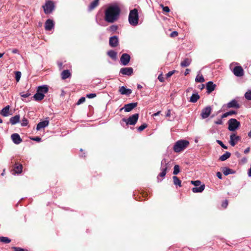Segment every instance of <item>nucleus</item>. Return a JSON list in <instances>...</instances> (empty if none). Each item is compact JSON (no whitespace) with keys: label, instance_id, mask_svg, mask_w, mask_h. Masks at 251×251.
<instances>
[{"label":"nucleus","instance_id":"obj_1","mask_svg":"<svg viewBox=\"0 0 251 251\" xmlns=\"http://www.w3.org/2000/svg\"><path fill=\"white\" fill-rule=\"evenodd\" d=\"M121 10L117 5L109 6L104 11V20L109 23H113L119 18Z\"/></svg>","mask_w":251,"mask_h":251},{"label":"nucleus","instance_id":"obj_2","mask_svg":"<svg viewBox=\"0 0 251 251\" xmlns=\"http://www.w3.org/2000/svg\"><path fill=\"white\" fill-rule=\"evenodd\" d=\"M129 23L133 26H137L139 22V15L138 10L134 8L130 11L128 15Z\"/></svg>","mask_w":251,"mask_h":251},{"label":"nucleus","instance_id":"obj_3","mask_svg":"<svg viewBox=\"0 0 251 251\" xmlns=\"http://www.w3.org/2000/svg\"><path fill=\"white\" fill-rule=\"evenodd\" d=\"M189 145V142L185 140L177 141L174 146L173 150L176 152H179L185 149Z\"/></svg>","mask_w":251,"mask_h":251},{"label":"nucleus","instance_id":"obj_4","mask_svg":"<svg viewBox=\"0 0 251 251\" xmlns=\"http://www.w3.org/2000/svg\"><path fill=\"white\" fill-rule=\"evenodd\" d=\"M43 8L45 14H49L52 12L55 8L54 3L51 0L46 1L45 4L43 5Z\"/></svg>","mask_w":251,"mask_h":251},{"label":"nucleus","instance_id":"obj_5","mask_svg":"<svg viewBox=\"0 0 251 251\" xmlns=\"http://www.w3.org/2000/svg\"><path fill=\"white\" fill-rule=\"evenodd\" d=\"M228 129L229 131H234L240 126V122L235 119H230L228 121Z\"/></svg>","mask_w":251,"mask_h":251},{"label":"nucleus","instance_id":"obj_6","mask_svg":"<svg viewBox=\"0 0 251 251\" xmlns=\"http://www.w3.org/2000/svg\"><path fill=\"white\" fill-rule=\"evenodd\" d=\"M139 115L138 113H136L130 116L127 119L123 118L122 119V120L126 122L127 125H135L137 122L138 119L139 118Z\"/></svg>","mask_w":251,"mask_h":251},{"label":"nucleus","instance_id":"obj_7","mask_svg":"<svg viewBox=\"0 0 251 251\" xmlns=\"http://www.w3.org/2000/svg\"><path fill=\"white\" fill-rule=\"evenodd\" d=\"M241 140V137L232 133L230 136L229 143L231 146L234 147L237 144L238 142Z\"/></svg>","mask_w":251,"mask_h":251},{"label":"nucleus","instance_id":"obj_8","mask_svg":"<svg viewBox=\"0 0 251 251\" xmlns=\"http://www.w3.org/2000/svg\"><path fill=\"white\" fill-rule=\"evenodd\" d=\"M137 105V102H133L125 104L124 107H122L120 109V111H121L122 110L124 109L125 112H130L134 108H135Z\"/></svg>","mask_w":251,"mask_h":251},{"label":"nucleus","instance_id":"obj_9","mask_svg":"<svg viewBox=\"0 0 251 251\" xmlns=\"http://www.w3.org/2000/svg\"><path fill=\"white\" fill-rule=\"evenodd\" d=\"M130 60V56L127 53H123L121 58L120 61L123 65L126 66L128 65Z\"/></svg>","mask_w":251,"mask_h":251},{"label":"nucleus","instance_id":"obj_10","mask_svg":"<svg viewBox=\"0 0 251 251\" xmlns=\"http://www.w3.org/2000/svg\"><path fill=\"white\" fill-rule=\"evenodd\" d=\"M225 106H226L227 108H233L238 109L240 107V105L237 100L234 99L228 102L226 105H225Z\"/></svg>","mask_w":251,"mask_h":251},{"label":"nucleus","instance_id":"obj_11","mask_svg":"<svg viewBox=\"0 0 251 251\" xmlns=\"http://www.w3.org/2000/svg\"><path fill=\"white\" fill-rule=\"evenodd\" d=\"M212 109L210 106H208L203 108L201 113V116L202 119L207 118L211 114Z\"/></svg>","mask_w":251,"mask_h":251},{"label":"nucleus","instance_id":"obj_12","mask_svg":"<svg viewBox=\"0 0 251 251\" xmlns=\"http://www.w3.org/2000/svg\"><path fill=\"white\" fill-rule=\"evenodd\" d=\"M109 46L112 48H115L119 45V39L117 36H113L109 38Z\"/></svg>","mask_w":251,"mask_h":251},{"label":"nucleus","instance_id":"obj_13","mask_svg":"<svg viewBox=\"0 0 251 251\" xmlns=\"http://www.w3.org/2000/svg\"><path fill=\"white\" fill-rule=\"evenodd\" d=\"M233 73L237 76H242L244 75V70L240 66H235L233 69Z\"/></svg>","mask_w":251,"mask_h":251},{"label":"nucleus","instance_id":"obj_14","mask_svg":"<svg viewBox=\"0 0 251 251\" xmlns=\"http://www.w3.org/2000/svg\"><path fill=\"white\" fill-rule=\"evenodd\" d=\"M120 73L124 75L130 76L133 74V70L131 67L122 68L120 69Z\"/></svg>","mask_w":251,"mask_h":251},{"label":"nucleus","instance_id":"obj_15","mask_svg":"<svg viewBox=\"0 0 251 251\" xmlns=\"http://www.w3.org/2000/svg\"><path fill=\"white\" fill-rule=\"evenodd\" d=\"M216 85L213 83L212 81H209L206 83V88L207 90V93L208 94L211 93L212 91H213Z\"/></svg>","mask_w":251,"mask_h":251},{"label":"nucleus","instance_id":"obj_16","mask_svg":"<svg viewBox=\"0 0 251 251\" xmlns=\"http://www.w3.org/2000/svg\"><path fill=\"white\" fill-rule=\"evenodd\" d=\"M165 164L164 167L162 169V172L159 174L158 176L163 177L165 176L166 174L167 169V165L168 163L166 160V159H163L162 161L161 164L163 166V164Z\"/></svg>","mask_w":251,"mask_h":251},{"label":"nucleus","instance_id":"obj_17","mask_svg":"<svg viewBox=\"0 0 251 251\" xmlns=\"http://www.w3.org/2000/svg\"><path fill=\"white\" fill-rule=\"evenodd\" d=\"M11 139L15 144H19L22 142V139L18 133H14L11 135Z\"/></svg>","mask_w":251,"mask_h":251},{"label":"nucleus","instance_id":"obj_18","mask_svg":"<svg viewBox=\"0 0 251 251\" xmlns=\"http://www.w3.org/2000/svg\"><path fill=\"white\" fill-rule=\"evenodd\" d=\"M23 166L22 165L18 162L15 163L13 166V171L15 173L20 174L22 172Z\"/></svg>","mask_w":251,"mask_h":251},{"label":"nucleus","instance_id":"obj_19","mask_svg":"<svg viewBox=\"0 0 251 251\" xmlns=\"http://www.w3.org/2000/svg\"><path fill=\"white\" fill-rule=\"evenodd\" d=\"M119 92L122 95L129 96L132 93V90L130 89H127L124 86H122L119 88Z\"/></svg>","mask_w":251,"mask_h":251},{"label":"nucleus","instance_id":"obj_20","mask_svg":"<svg viewBox=\"0 0 251 251\" xmlns=\"http://www.w3.org/2000/svg\"><path fill=\"white\" fill-rule=\"evenodd\" d=\"M53 26L54 24L52 20L50 19H48L46 21L45 25V28L46 30H50L53 28Z\"/></svg>","mask_w":251,"mask_h":251},{"label":"nucleus","instance_id":"obj_21","mask_svg":"<svg viewBox=\"0 0 251 251\" xmlns=\"http://www.w3.org/2000/svg\"><path fill=\"white\" fill-rule=\"evenodd\" d=\"M49 121L48 120H45L42 122H40L39 123L37 126L36 129L37 130H40L42 128L47 126L49 125Z\"/></svg>","mask_w":251,"mask_h":251},{"label":"nucleus","instance_id":"obj_22","mask_svg":"<svg viewBox=\"0 0 251 251\" xmlns=\"http://www.w3.org/2000/svg\"><path fill=\"white\" fill-rule=\"evenodd\" d=\"M44 94L40 92H38V91L33 96L34 99L36 101H41L44 98Z\"/></svg>","mask_w":251,"mask_h":251},{"label":"nucleus","instance_id":"obj_23","mask_svg":"<svg viewBox=\"0 0 251 251\" xmlns=\"http://www.w3.org/2000/svg\"><path fill=\"white\" fill-rule=\"evenodd\" d=\"M71 75V73L68 70H64L61 74V76L62 79H66L70 77Z\"/></svg>","mask_w":251,"mask_h":251},{"label":"nucleus","instance_id":"obj_24","mask_svg":"<svg viewBox=\"0 0 251 251\" xmlns=\"http://www.w3.org/2000/svg\"><path fill=\"white\" fill-rule=\"evenodd\" d=\"M20 118V117L19 115L12 117L9 120L10 123L13 125H15L19 122Z\"/></svg>","mask_w":251,"mask_h":251},{"label":"nucleus","instance_id":"obj_25","mask_svg":"<svg viewBox=\"0 0 251 251\" xmlns=\"http://www.w3.org/2000/svg\"><path fill=\"white\" fill-rule=\"evenodd\" d=\"M99 1L100 0H94L89 6V10L92 11L97 7L99 4Z\"/></svg>","mask_w":251,"mask_h":251},{"label":"nucleus","instance_id":"obj_26","mask_svg":"<svg viewBox=\"0 0 251 251\" xmlns=\"http://www.w3.org/2000/svg\"><path fill=\"white\" fill-rule=\"evenodd\" d=\"M192 61L191 59L186 58L180 63V66L182 67H186L190 65Z\"/></svg>","mask_w":251,"mask_h":251},{"label":"nucleus","instance_id":"obj_27","mask_svg":"<svg viewBox=\"0 0 251 251\" xmlns=\"http://www.w3.org/2000/svg\"><path fill=\"white\" fill-rule=\"evenodd\" d=\"M205 189V185L204 184L201 185L199 187H194L192 189V191L193 193H201Z\"/></svg>","mask_w":251,"mask_h":251},{"label":"nucleus","instance_id":"obj_28","mask_svg":"<svg viewBox=\"0 0 251 251\" xmlns=\"http://www.w3.org/2000/svg\"><path fill=\"white\" fill-rule=\"evenodd\" d=\"M9 108V105H7L6 107L2 109L0 112V114L4 117L8 116Z\"/></svg>","mask_w":251,"mask_h":251},{"label":"nucleus","instance_id":"obj_29","mask_svg":"<svg viewBox=\"0 0 251 251\" xmlns=\"http://www.w3.org/2000/svg\"><path fill=\"white\" fill-rule=\"evenodd\" d=\"M222 172L225 176H227L229 174H234L235 172L228 168L225 167L222 169Z\"/></svg>","mask_w":251,"mask_h":251},{"label":"nucleus","instance_id":"obj_30","mask_svg":"<svg viewBox=\"0 0 251 251\" xmlns=\"http://www.w3.org/2000/svg\"><path fill=\"white\" fill-rule=\"evenodd\" d=\"M48 87L46 85L39 86L38 88L37 91L42 94L47 93L48 92Z\"/></svg>","mask_w":251,"mask_h":251},{"label":"nucleus","instance_id":"obj_31","mask_svg":"<svg viewBox=\"0 0 251 251\" xmlns=\"http://www.w3.org/2000/svg\"><path fill=\"white\" fill-rule=\"evenodd\" d=\"M107 54L112 59L115 60L117 59V53L116 51L110 50L107 52Z\"/></svg>","mask_w":251,"mask_h":251},{"label":"nucleus","instance_id":"obj_32","mask_svg":"<svg viewBox=\"0 0 251 251\" xmlns=\"http://www.w3.org/2000/svg\"><path fill=\"white\" fill-rule=\"evenodd\" d=\"M231 153L229 152L226 151L223 155L219 157V160L221 161H224L230 157Z\"/></svg>","mask_w":251,"mask_h":251},{"label":"nucleus","instance_id":"obj_33","mask_svg":"<svg viewBox=\"0 0 251 251\" xmlns=\"http://www.w3.org/2000/svg\"><path fill=\"white\" fill-rule=\"evenodd\" d=\"M200 96L198 94H193L190 98V101L193 103L197 102L200 99Z\"/></svg>","mask_w":251,"mask_h":251},{"label":"nucleus","instance_id":"obj_34","mask_svg":"<svg viewBox=\"0 0 251 251\" xmlns=\"http://www.w3.org/2000/svg\"><path fill=\"white\" fill-rule=\"evenodd\" d=\"M174 184L175 185H178L179 187H181V181L176 176L173 177Z\"/></svg>","mask_w":251,"mask_h":251},{"label":"nucleus","instance_id":"obj_35","mask_svg":"<svg viewBox=\"0 0 251 251\" xmlns=\"http://www.w3.org/2000/svg\"><path fill=\"white\" fill-rule=\"evenodd\" d=\"M11 239L8 237L1 236L0 237V242L4 243L5 244H8L11 242Z\"/></svg>","mask_w":251,"mask_h":251},{"label":"nucleus","instance_id":"obj_36","mask_svg":"<svg viewBox=\"0 0 251 251\" xmlns=\"http://www.w3.org/2000/svg\"><path fill=\"white\" fill-rule=\"evenodd\" d=\"M195 81L197 82H203L204 78L202 75H198L196 77Z\"/></svg>","mask_w":251,"mask_h":251},{"label":"nucleus","instance_id":"obj_37","mask_svg":"<svg viewBox=\"0 0 251 251\" xmlns=\"http://www.w3.org/2000/svg\"><path fill=\"white\" fill-rule=\"evenodd\" d=\"M180 172L179 166L178 165H175L174 168L173 174L176 175Z\"/></svg>","mask_w":251,"mask_h":251},{"label":"nucleus","instance_id":"obj_38","mask_svg":"<svg viewBox=\"0 0 251 251\" xmlns=\"http://www.w3.org/2000/svg\"><path fill=\"white\" fill-rule=\"evenodd\" d=\"M118 29V26L116 25H112L109 27L108 30L110 32H115Z\"/></svg>","mask_w":251,"mask_h":251},{"label":"nucleus","instance_id":"obj_39","mask_svg":"<svg viewBox=\"0 0 251 251\" xmlns=\"http://www.w3.org/2000/svg\"><path fill=\"white\" fill-rule=\"evenodd\" d=\"M15 74L16 80L17 82H19L21 76V73L19 71H16L15 72Z\"/></svg>","mask_w":251,"mask_h":251},{"label":"nucleus","instance_id":"obj_40","mask_svg":"<svg viewBox=\"0 0 251 251\" xmlns=\"http://www.w3.org/2000/svg\"><path fill=\"white\" fill-rule=\"evenodd\" d=\"M148 126V125L147 124H143V125H142L141 126H140L137 130L139 132H141L143 130H144L146 127H147Z\"/></svg>","mask_w":251,"mask_h":251},{"label":"nucleus","instance_id":"obj_41","mask_svg":"<svg viewBox=\"0 0 251 251\" xmlns=\"http://www.w3.org/2000/svg\"><path fill=\"white\" fill-rule=\"evenodd\" d=\"M13 251H28V250L20 247H13L12 248Z\"/></svg>","mask_w":251,"mask_h":251},{"label":"nucleus","instance_id":"obj_42","mask_svg":"<svg viewBox=\"0 0 251 251\" xmlns=\"http://www.w3.org/2000/svg\"><path fill=\"white\" fill-rule=\"evenodd\" d=\"M245 97L248 100H251V89L245 93Z\"/></svg>","mask_w":251,"mask_h":251},{"label":"nucleus","instance_id":"obj_43","mask_svg":"<svg viewBox=\"0 0 251 251\" xmlns=\"http://www.w3.org/2000/svg\"><path fill=\"white\" fill-rule=\"evenodd\" d=\"M160 6L162 8V10L164 12L168 13L170 11V9L168 6H164L162 4L160 5Z\"/></svg>","mask_w":251,"mask_h":251},{"label":"nucleus","instance_id":"obj_44","mask_svg":"<svg viewBox=\"0 0 251 251\" xmlns=\"http://www.w3.org/2000/svg\"><path fill=\"white\" fill-rule=\"evenodd\" d=\"M191 183L193 185H194L195 186H200L201 183V181L200 180H196V181H191Z\"/></svg>","mask_w":251,"mask_h":251},{"label":"nucleus","instance_id":"obj_45","mask_svg":"<svg viewBox=\"0 0 251 251\" xmlns=\"http://www.w3.org/2000/svg\"><path fill=\"white\" fill-rule=\"evenodd\" d=\"M28 125V121L25 118L22 119L21 125L23 126H26Z\"/></svg>","mask_w":251,"mask_h":251},{"label":"nucleus","instance_id":"obj_46","mask_svg":"<svg viewBox=\"0 0 251 251\" xmlns=\"http://www.w3.org/2000/svg\"><path fill=\"white\" fill-rule=\"evenodd\" d=\"M20 95L23 98H27L31 95L30 93L29 92H27L25 94H24V93H20Z\"/></svg>","mask_w":251,"mask_h":251},{"label":"nucleus","instance_id":"obj_47","mask_svg":"<svg viewBox=\"0 0 251 251\" xmlns=\"http://www.w3.org/2000/svg\"><path fill=\"white\" fill-rule=\"evenodd\" d=\"M217 143L219 144L223 148L225 149H227V147L226 146V145H225L223 143L220 141V140H217L216 141Z\"/></svg>","mask_w":251,"mask_h":251},{"label":"nucleus","instance_id":"obj_48","mask_svg":"<svg viewBox=\"0 0 251 251\" xmlns=\"http://www.w3.org/2000/svg\"><path fill=\"white\" fill-rule=\"evenodd\" d=\"M176 72V70H173V71L168 72L166 75V78H169V77H171L173 74H175V73Z\"/></svg>","mask_w":251,"mask_h":251},{"label":"nucleus","instance_id":"obj_49","mask_svg":"<svg viewBox=\"0 0 251 251\" xmlns=\"http://www.w3.org/2000/svg\"><path fill=\"white\" fill-rule=\"evenodd\" d=\"M228 201H227V200H225V201L223 202V203H222V206L223 208H226V207L227 206V205H228Z\"/></svg>","mask_w":251,"mask_h":251},{"label":"nucleus","instance_id":"obj_50","mask_svg":"<svg viewBox=\"0 0 251 251\" xmlns=\"http://www.w3.org/2000/svg\"><path fill=\"white\" fill-rule=\"evenodd\" d=\"M96 97V94L95 93L89 94L86 95V97L89 99H92V98H95Z\"/></svg>","mask_w":251,"mask_h":251},{"label":"nucleus","instance_id":"obj_51","mask_svg":"<svg viewBox=\"0 0 251 251\" xmlns=\"http://www.w3.org/2000/svg\"><path fill=\"white\" fill-rule=\"evenodd\" d=\"M170 36L172 38L176 37L178 36V32L177 31H174L170 34Z\"/></svg>","mask_w":251,"mask_h":251},{"label":"nucleus","instance_id":"obj_52","mask_svg":"<svg viewBox=\"0 0 251 251\" xmlns=\"http://www.w3.org/2000/svg\"><path fill=\"white\" fill-rule=\"evenodd\" d=\"M85 101V98L84 97H81L77 102V104L79 105L84 102Z\"/></svg>","mask_w":251,"mask_h":251},{"label":"nucleus","instance_id":"obj_53","mask_svg":"<svg viewBox=\"0 0 251 251\" xmlns=\"http://www.w3.org/2000/svg\"><path fill=\"white\" fill-rule=\"evenodd\" d=\"M31 139L33 141H35L37 142H40L41 141V138L39 137H34L31 138Z\"/></svg>","mask_w":251,"mask_h":251},{"label":"nucleus","instance_id":"obj_54","mask_svg":"<svg viewBox=\"0 0 251 251\" xmlns=\"http://www.w3.org/2000/svg\"><path fill=\"white\" fill-rule=\"evenodd\" d=\"M158 79L161 82H164V78L162 74H160L158 76Z\"/></svg>","mask_w":251,"mask_h":251},{"label":"nucleus","instance_id":"obj_55","mask_svg":"<svg viewBox=\"0 0 251 251\" xmlns=\"http://www.w3.org/2000/svg\"><path fill=\"white\" fill-rule=\"evenodd\" d=\"M215 124L216 125H222L223 124V121L222 120V119H218L217 121L215 122Z\"/></svg>","mask_w":251,"mask_h":251},{"label":"nucleus","instance_id":"obj_56","mask_svg":"<svg viewBox=\"0 0 251 251\" xmlns=\"http://www.w3.org/2000/svg\"><path fill=\"white\" fill-rule=\"evenodd\" d=\"M227 113L228 114V116L233 115V114H236L237 112L234 110H230L228 112H227Z\"/></svg>","mask_w":251,"mask_h":251},{"label":"nucleus","instance_id":"obj_57","mask_svg":"<svg viewBox=\"0 0 251 251\" xmlns=\"http://www.w3.org/2000/svg\"><path fill=\"white\" fill-rule=\"evenodd\" d=\"M216 176L219 178L222 179V175L220 172H218L216 173Z\"/></svg>","mask_w":251,"mask_h":251},{"label":"nucleus","instance_id":"obj_58","mask_svg":"<svg viewBox=\"0 0 251 251\" xmlns=\"http://www.w3.org/2000/svg\"><path fill=\"white\" fill-rule=\"evenodd\" d=\"M227 116H228V114L227 113V112H226L221 116V119H222L223 118L227 117Z\"/></svg>","mask_w":251,"mask_h":251},{"label":"nucleus","instance_id":"obj_59","mask_svg":"<svg viewBox=\"0 0 251 251\" xmlns=\"http://www.w3.org/2000/svg\"><path fill=\"white\" fill-rule=\"evenodd\" d=\"M190 72V69H186V70H185V72L184 73L185 75H188L189 74Z\"/></svg>","mask_w":251,"mask_h":251},{"label":"nucleus","instance_id":"obj_60","mask_svg":"<svg viewBox=\"0 0 251 251\" xmlns=\"http://www.w3.org/2000/svg\"><path fill=\"white\" fill-rule=\"evenodd\" d=\"M250 151V148L249 147V148H247L245 151H244V153L245 154H247Z\"/></svg>","mask_w":251,"mask_h":251},{"label":"nucleus","instance_id":"obj_61","mask_svg":"<svg viewBox=\"0 0 251 251\" xmlns=\"http://www.w3.org/2000/svg\"><path fill=\"white\" fill-rule=\"evenodd\" d=\"M171 115V110L170 109L168 110L167 113L166 115V117H170Z\"/></svg>","mask_w":251,"mask_h":251},{"label":"nucleus","instance_id":"obj_62","mask_svg":"<svg viewBox=\"0 0 251 251\" xmlns=\"http://www.w3.org/2000/svg\"><path fill=\"white\" fill-rule=\"evenodd\" d=\"M160 112H161V111H158L157 112L153 114V116H158L160 114Z\"/></svg>","mask_w":251,"mask_h":251},{"label":"nucleus","instance_id":"obj_63","mask_svg":"<svg viewBox=\"0 0 251 251\" xmlns=\"http://www.w3.org/2000/svg\"><path fill=\"white\" fill-rule=\"evenodd\" d=\"M204 87V84H201V85H200V86H199V88H200L201 89H202Z\"/></svg>","mask_w":251,"mask_h":251},{"label":"nucleus","instance_id":"obj_64","mask_svg":"<svg viewBox=\"0 0 251 251\" xmlns=\"http://www.w3.org/2000/svg\"><path fill=\"white\" fill-rule=\"evenodd\" d=\"M248 136L251 138V130L249 132Z\"/></svg>","mask_w":251,"mask_h":251}]
</instances>
